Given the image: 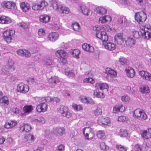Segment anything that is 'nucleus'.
<instances>
[{"label": "nucleus", "instance_id": "f257e3e1", "mask_svg": "<svg viewBox=\"0 0 151 151\" xmlns=\"http://www.w3.org/2000/svg\"><path fill=\"white\" fill-rule=\"evenodd\" d=\"M15 69V68L14 65V62L12 60H8L6 65L2 69V74L8 76Z\"/></svg>", "mask_w": 151, "mask_h": 151}, {"label": "nucleus", "instance_id": "f03ea898", "mask_svg": "<svg viewBox=\"0 0 151 151\" xmlns=\"http://www.w3.org/2000/svg\"><path fill=\"white\" fill-rule=\"evenodd\" d=\"M140 32L142 38L147 40H148L151 37V29L150 25H147L145 27L143 26L140 27Z\"/></svg>", "mask_w": 151, "mask_h": 151}, {"label": "nucleus", "instance_id": "7ed1b4c3", "mask_svg": "<svg viewBox=\"0 0 151 151\" xmlns=\"http://www.w3.org/2000/svg\"><path fill=\"white\" fill-rule=\"evenodd\" d=\"M55 54L57 57L60 58V62L63 64L65 65L67 63L68 54L65 51L63 50H58Z\"/></svg>", "mask_w": 151, "mask_h": 151}, {"label": "nucleus", "instance_id": "20e7f679", "mask_svg": "<svg viewBox=\"0 0 151 151\" xmlns=\"http://www.w3.org/2000/svg\"><path fill=\"white\" fill-rule=\"evenodd\" d=\"M48 5V3L44 0H40L39 3H34L32 4V8L35 11L40 12L43 10Z\"/></svg>", "mask_w": 151, "mask_h": 151}, {"label": "nucleus", "instance_id": "39448f33", "mask_svg": "<svg viewBox=\"0 0 151 151\" xmlns=\"http://www.w3.org/2000/svg\"><path fill=\"white\" fill-rule=\"evenodd\" d=\"M133 116L141 120H145L147 118V115L144 111L139 109H137L134 111Z\"/></svg>", "mask_w": 151, "mask_h": 151}, {"label": "nucleus", "instance_id": "423d86ee", "mask_svg": "<svg viewBox=\"0 0 151 151\" xmlns=\"http://www.w3.org/2000/svg\"><path fill=\"white\" fill-rule=\"evenodd\" d=\"M83 133L86 139L88 140L92 139L95 136L94 129L89 127L84 128L83 130Z\"/></svg>", "mask_w": 151, "mask_h": 151}, {"label": "nucleus", "instance_id": "0eeeda50", "mask_svg": "<svg viewBox=\"0 0 151 151\" xmlns=\"http://www.w3.org/2000/svg\"><path fill=\"white\" fill-rule=\"evenodd\" d=\"M15 31L13 29H7L3 33L4 39L8 43L11 42L13 35L15 34Z\"/></svg>", "mask_w": 151, "mask_h": 151}, {"label": "nucleus", "instance_id": "6e6552de", "mask_svg": "<svg viewBox=\"0 0 151 151\" xmlns=\"http://www.w3.org/2000/svg\"><path fill=\"white\" fill-rule=\"evenodd\" d=\"M97 32L96 34V37L102 41L103 43L106 42L108 39V36L106 32L104 31L99 30L98 26L96 27Z\"/></svg>", "mask_w": 151, "mask_h": 151}, {"label": "nucleus", "instance_id": "1a4fd4ad", "mask_svg": "<svg viewBox=\"0 0 151 151\" xmlns=\"http://www.w3.org/2000/svg\"><path fill=\"white\" fill-rule=\"evenodd\" d=\"M134 17L137 22L142 24L145 21L147 15L144 12H141L135 13Z\"/></svg>", "mask_w": 151, "mask_h": 151}, {"label": "nucleus", "instance_id": "9d476101", "mask_svg": "<svg viewBox=\"0 0 151 151\" xmlns=\"http://www.w3.org/2000/svg\"><path fill=\"white\" fill-rule=\"evenodd\" d=\"M115 24L118 26L121 27L126 26L128 24V22L126 18L124 16H120L116 20V19L113 20Z\"/></svg>", "mask_w": 151, "mask_h": 151}, {"label": "nucleus", "instance_id": "9b49d317", "mask_svg": "<svg viewBox=\"0 0 151 151\" xmlns=\"http://www.w3.org/2000/svg\"><path fill=\"white\" fill-rule=\"evenodd\" d=\"M97 123L100 125L102 126H109L111 125V121L110 119L107 117H104L103 116L98 118Z\"/></svg>", "mask_w": 151, "mask_h": 151}, {"label": "nucleus", "instance_id": "f8f14e48", "mask_svg": "<svg viewBox=\"0 0 151 151\" xmlns=\"http://www.w3.org/2000/svg\"><path fill=\"white\" fill-rule=\"evenodd\" d=\"M17 90L18 92L26 93L29 91V88L27 84L23 83H20L17 85Z\"/></svg>", "mask_w": 151, "mask_h": 151}, {"label": "nucleus", "instance_id": "ddd939ff", "mask_svg": "<svg viewBox=\"0 0 151 151\" xmlns=\"http://www.w3.org/2000/svg\"><path fill=\"white\" fill-rule=\"evenodd\" d=\"M126 108L122 104L119 103L115 105L113 107V113L116 114L119 112L124 111Z\"/></svg>", "mask_w": 151, "mask_h": 151}, {"label": "nucleus", "instance_id": "4468645a", "mask_svg": "<svg viewBox=\"0 0 151 151\" xmlns=\"http://www.w3.org/2000/svg\"><path fill=\"white\" fill-rule=\"evenodd\" d=\"M1 5L4 8L13 9L15 8L16 6V3L12 1H4L1 3Z\"/></svg>", "mask_w": 151, "mask_h": 151}, {"label": "nucleus", "instance_id": "2eb2a0df", "mask_svg": "<svg viewBox=\"0 0 151 151\" xmlns=\"http://www.w3.org/2000/svg\"><path fill=\"white\" fill-rule=\"evenodd\" d=\"M123 34L119 33L117 34L114 37V42L118 45H122L124 43V39L123 37Z\"/></svg>", "mask_w": 151, "mask_h": 151}, {"label": "nucleus", "instance_id": "dca6fc26", "mask_svg": "<svg viewBox=\"0 0 151 151\" xmlns=\"http://www.w3.org/2000/svg\"><path fill=\"white\" fill-rule=\"evenodd\" d=\"M47 104L44 102L38 104L36 107V109L39 112H44L47 110Z\"/></svg>", "mask_w": 151, "mask_h": 151}, {"label": "nucleus", "instance_id": "f3484780", "mask_svg": "<svg viewBox=\"0 0 151 151\" xmlns=\"http://www.w3.org/2000/svg\"><path fill=\"white\" fill-rule=\"evenodd\" d=\"M102 45L105 49L109 51H113L116 48V45L111 42H104Z\"/></svg>", "mask_w": 151, "mask_h": 151}, {"label": "nucleus", "instance_id": "a211bd4d", "mask_svg": "<svg viewBox=\"0 0 151 151\" xmlns=\"http://www.w3.org/2000/svg\"><path fill=\"white\" fill-rule=\"evenodd\" d=\"M59 37V35L58 33L53 32L49 34L47 39L51 42H54L58 39Z\"/></svg>", "mask_w": 151, "mask_h": 151}, {"label": "nucleus", "instance_id": "6ab92c4d", "mask_svg": "<svg viewBox=\"0 0 151 151\" xmlns=\"http://www.w3.org/2000/svg\"><path fill=\"white\" fill-rule=\"evenodd\" d=\"M139 75L143 79L151 81V74L147 71H141L139 72Z\"/></svg>", "mask_w": 151, "mask_h": 151}, {"label": "nucleus", "instance_id": "aec40b11", "mask_svg": "<svg viewBox=\"0 0 151 151\" xmlns=\"http://www.w3.org/2000/svg\"><path fill=\"white\" fill-rule=\"evenodd\" d=\"M79 99L81 101L84 103L89 104L92 105L95 104L94 101L91 99L85 96H81L79 97Z\"/></svg>", "mask_w": 151, "mask_h": 151}, {"label": "nucleus", "instance_id": "412c9836", "mask_svg": "<svg viewBox=\"0 0 151 151\" xmlns=\"http://www.w3.org/2000/svg\"><path fill=\"white\" fill-rule=\"evenodd\" d=\"M142 137L144 139H148L151 138V129L148 128L143 131L141 133Z\"/></svg>", "mask_w": 151, "mask_h": 151}, {"label": "nucleus", "instance_id": "4be33fe9", "mask_svg": "<svg viewBox=\"0 0 151 151\" xmlns=\"http://www.w3.org/2000/svg\"><path fill=\"white\" fill-rule=\"evenodd\" d=\"M31 127L29 124H23L20 127V131L21 132H29L31 129Z\"/></svg>", "mask_w": 151, "mask_h": 151}, {"label": "nucleus", "instance_id": "5701e85b", "mask_svg": "<svg viewBox=\"0 0 151 151\" xmlns=\"http://www.w3.org/2000/svg\"><path fill=\"white\" fill-rule=\"evenodd\" d=\"M112 20L111 17L109 15L103 16L100 17L99 19V22L102 24L110 22Z\"/></svg>", "mask_w": 151, "mask_h": 151}, {"label": "nucleus", "instance_id": "b1692460", "mask_svg": "<svg viewBox=\"0 0 151 151\" xmlns=\"http://www.w3.org/2000/svg\"><path fill=\"white\" fill-rule=\"evenodd\" d=\"M17 122L15 120H9L6 122L4 125L6 128L11 129L17 124Z\"/></svg>", "mask_w": 151, "mask_h": 151}, {"label": "nucleus", "instance_id": "393cba45", "mask_svg": "<svg viewBox=\"0 0 151 151\" xmlns=\"http://www.w3.org/2000/svg\"><path fill=\"white\" fill-rule=\"evenodd\" d=\"M52 132L55 135L61 136L65 133V129L61 127H55L53 129Z\"/></svg>", "mask_w": 151, "mask_h": 151}, {"label": "nucleus", "instance_id": "a878e982", "mask_svg": "<svg viewBox=\"0 0 151 151\" xmlns=\"http://www.w3.org/2000/svg\"><path fill=\"white\" fill-rule=\"evenodd\" d=\"M116 133L117 135H119L121 137H126L129 135L127 131L123 129H117Z\"/></svg>", "mask_w": 151, "mask_h": 151}, {"label": "nucleus", "instance_id": "bb28decb", "mask_svg": "<svg viewBox=\"0 0 151 151\" xmlns=\"http://www.w3.org/2000/svg\"><path fill=\"white\" fill-rule=\"evenodd\" d=\"M20 7L22 11L24 12H26L30 9L29 4L27 3L23 2L20 3Z\"/></svg>", "mask_w": 151, "mask_h": 151}, {"label": "nucleus", "instance_id": "cd10ccee", "mask_svg": "<svg viewBox=\"0 0 151 151\" xmlns=\"http://www.w3.org/2000/svg\"><path fill=\"white\" fill-rule=\"evenodd\" d=\"M79 11L83 15L86 16L88 15L89 10L88 7L84 5H80L78 8Z\"/></svg>", "mask_w": 151, "mask_h": 151}, {"label": "nucleus", "instance_id": "c85d7f7f", "mask_svg": "<svg viewBox=\"0 0 151 151\" xmlns=\"http://www.w3.org/2000/svg\"><path fill=\"white\" fill-rule=\"evenodd\" d=\"M82 47L83 49L87 52L92 53L94 51L93 47L91 46L90 45L86 43H85L83 44Z\"/></svg>", "mask_w": 151, "mask_h": 151}, {"label": "nucleus", "instance_id": "c756f323", "mask_svg": "<svg viewBox=\"0 0 151 151\" xmlns=\"http://www.w3.org/2000/svg\"><path fill=\"white\" fill-rule=\"evenodd\" d=\"M127 75L129 78H133L135 74L134 70L131 67L127 68L125 69Z\"/></svg>", "mask_w": 151, "mask_h": 151}, {"label": "nucleus", "instance_id": "7c9ffc66", "mask_svg": "<svg viewBox=\"0 0 151 151\" xmlns=\"http://www.w3.org/2000/svg\"><path fill=\"white\" fill-rule=\"evenodd\" d=\"M95 87L97 89L102 90L108 89L109 88V86L106 83L99 82L96 83Z\"/></svg>", "mask_w": 151, "mask_h": 151}, {"label": "nucleus", "instance_id": "2f4dec72", "mask_svg": "<svg viewBox=\"0 0 151 151\" xmlns=\"http://www.w3.org/2000/svg\"><path fill=\"white\" fill-rule=\"evenodd\" d=\"M11 22V19L8 17L2 16L0 17V23L1 24H8Z\"/></svg>", "mask_w": 151, "mask_h": 151}, {"label": "nucleus", "instance_id": "473e14b6", "mask_svg": "<svg viewBox=\"0 0 151 151\" xmlns=\"http://www.w3.org/2000/svg\"><path fill=\"white\" fill-rule=\"evenodd\" d=\"M125 41L126 45L129 47L133 46L135 43V40L130 37H128Z\"/></svg>", "mask_w": 151, "mask_h": 151}, {"label": "nucleus", "instance_id": "72a5a7b5", "mask_svg": "<svg viewBox=\"0 0 151 151\" xmlns=\"http://www.w3.org/2000/svg\"><path fill=\"white\" fill-rule=\"evenodd\" d=\"M25 140L27 143H30L34 142L36 139L35 137L31 134H29L25 136Z\"/></svg>", "mask_w": 151, "mask_h": 151}, {"label": "nucleus", "instance_id": "f704fd0d", "mask_svg": "<svg viewBox=\"0 0 151 151\" xmlns=\"http://www.w3.org/2000/svg\"><path fill=\"white\" fill-rule=\"evenodd\" d=\"M61 14H68L70 12L69 9L63 5L60 6V9L58 11Z\"/></svg>", "mask_w": 151, "mask_h": 151}, {"label": "nucleus", "instance_id": "c9c22d12", "mask_svg": "<svg viewBox=\"0 0 151 151\" xmlns=\"http://www.w3.org/2000/svg\"><path fill=\"white\" fill-rule=\"evenodd\" d=\"M106 72L107 74L109 75L111 78L116 77L117 74L116 71L110 68H107L106 70Z\"/></svg>", "mask_w": 151, "mask_h": 151}, {"label": "nucleus", "instance_id": "e433bc0d", "mask_svg": "<svg viewBox=\"0 0 151 151\" xmlns=\"http://www.w3.org/2000/svg\"><path fill=\"white\" fill-rule=\"evenodd\" d=\"M96 12L97 13L101 15H104L106 13L107 10L103 6H98L96 8Z\"/></svg>", "mask_w": 151, "mask_h": 151}, {"label": "nucleus", "instance_id": "4c0bfd02", "mask_svg": "<svg viewBox=\"0 0 151 151\" xmlns=\"http://www.w3.org/2000/svg\"><path fill=\"white\" fill-rule=\"evenodd\" d=\"M60 81V79L57 76H52L49 79V81L52 84H55L59 82Z\"/></svg>", "mask_w": 151, "mask_h": 151}, {"label": "nucleus", "instance_id": "58836bf2", "mask_svg": "<svg viewBox=\"0 0 151 151\" xmlns=\"http://www.w3.org/2000/svg\"><path fill=\"white\" fill-rule=\"evenodd\" d=\"M9 104V100L6 96H4L0 99V104L2 106L8 105Z\"/></svg>", "mask_w": 151, "mask_h": 151}, {"label": "nucleus", "instance_id": "ea45409f", "mask_svg": "<svg viewBox=\"0 0 151 151\" xmlns=\"http://www.w3.org/2000/svg\"><path fill=\"white\" fill-rule=\"evenodd\" d=\"M50 17L47 15H41L40 17V22L46 23L49 21Z\"/></svg>", "mask_w": 151, "mask_h": 151}, {"label": "nucleus", "instance_id": "a19ab883", "mask_svg": "<svg viewBox=\"0 0 151 151\" xmlns=\"http://www.w3.org/2000/svg\"><path fill=\"white\" fill-rule=\"evenodd\" d=\"M93 95L96 97L101 99L104 98L105 97L104 93L98 90L94 91Z\"/></svg>", "mask_w": 151, "mask_h": 151}, {"label": "nucleus", "instance_id": "79ce46f5", "mask_svg": "<svg viewBox=\"0 0 151 151\" xmlns=\"http://www.w3.org/2000/svg\"><path fill=\"white\" fill-rule=\"evenodd\" d=\"M80 51L78 49L71 50H70V52L71 53L73 57L76 58H79V54Z\"/></svg>", "mask_w": 151, "mask_h": 151}, {"label": "nucleus", "instance_id": "37998d69", "mask_svg": "<svg viewBox=\"0 0 151 151\" xmlns=\"http://www.w3.org/2000/svg\"><path fill=\"white\" fill-rule=\"evenodd\" d=\"M33 108L31 105H27L24 106L23 107L24 112L27 114L31 112L33 110Z\"/></svg>", "mask_w": 151, "mask_h": 151}, {"label": "nucleus", "instance_id": "c03bdc74", "mask_svg": "<svg viewBox=\"0 0 151 151\" xmlns=\"http://www.w3.org/2000/svg\"><path fill=\"white\" fill-rule=\"evenodd\" d=\"M139 91L143 93H147L150 92V90L147 86L143 85L140 88Z\"/></svg>", "mask_w": 151, "mask_h": 151}, {"label": "nucleus", "instance_id": "a18cd8bd", "mask_svg": "<svg viewBox=\"0 0 151 151\" xmlns=\"http://www.w3.org/2000/svg\"><path fill=\"white\" fill-rule=\"evenodd\" d=\"M68 108L66 106H60L58 109V111L63 116L65 113L68 111Z\"/></svg>", "mask_w": 151, "mask_h": 151}, {"label": "nucleus", "instance_id": "49530a36", "mask_svg": "<svg viewBox=\"0 0 151 151\" xmlns=\"http://www.w3.org/2000/svg\"><path fill=\"white\" fill-rule=\"evenodd\" d=\"M96 135L97 137L100 139H103L105 138V133L103 130H99L97 131Z\"/></svg>", "mask_w": 151, "mask_h": 151}, {"label": "nucleus", "instance_id": "de8ad7c7", "mask_svg": "<svg viewBox=\"0 0 151 151\" xmlns=\"http://www.w3.org/2000/svg\"><path fill=\"white\" fill-rule=\"evenodd\" d=\"M51 4L54 9L58 12L60 9V6L59 5L58 2L56 0H54L52 1Z\"/></svg>", "mask_w": 151, "mask_h": 151}, {"label": "nucleus", "instance_id": "09e8293b", "mask_svg": "<svg viewBox=\"0 0 151 151\" xmlns=\"http://www.w3.org/2000/svg\"><path fill=\"white\" fill-rule=\"evenodd\" d=\"M65 73L66 76L69 77L73 78L75 76L74 71L72 70L68 71H66L65 70Z\"/></svg>", "mask_w": 151, "mask_h": 151}, {"label": "nucleus", "instance_id": "8fccbe9b", "mask_svg": "<svg viewBox=\"0 0 151 151\" xmlns=\"http://www.w3.org/2000/svg\"><path fill=\"white\" fill-rule=\"evenodd\" d=\"M93 113L96 116L101 115L102 113V109L98 107L93 111Z\"/></svg>", "mask_w": 151, "mask_h": 151}, {"label": "nucleus", "instance_id": "3c124183", "mask_svg": "<svg viewBox=\"0 0 151 151\" xmlns=\"http://www.w3.org/2000/svg\"><path fill=\"white\" fill-rule=\"evenodd\" d=\"M72 107L74 110L76 111H80L83 109L82 106L80 104L77 105L75 104H73Z\"/></svg>", "mask_w": 151, "mask_h": 151}, {"label": "nucleus", "instance_id": "603ef678", "mask_svg": "<svg viewBox=\"0 0 151 151\" xmlns=\"http://www.w3.org/2000/svg\"><path fill=\"white\" fill-rule=\"evenodd\" d=\"M38 34L40 37H44L46 35L45 30L42 28L39 29L38 32Z\"/></svg>", "mask_w": 151, "mask_h": 151}, {"label": "nucleus", "instance_id": "864d4df0", "mask_svg": "<svg viewBox=\"0 0 151 151\" xmlns=\"http://www.w3.org/2000/svg\"><path fill=\"white\" fill-rule=\"evenodd\" d=\"M132 36L136 38H139V36H141V33L139 32H138L135 30H133L132 31Z\"/></svg>", "mask_w": 151, "mask_h": 151}, {"label": "nucleus", "instance_id": "5fc2aeb1", "mask_svg": "<svg viewBox=\"0 0 151 151\" xmlns=\"http://www.w3.org/2000/svg\"><path fill=\"white\" fill-rule=\"evenodd\" d=\"M123 89L129 93H133L134 92V90L132 88L129 86H125L123 87Z\"/></svg>", "mask_w": 151, "mask_h": 151}, {"label": "nucleus", "instance_id": "6e6d98bb", "mask_svg": "<svg viewBox=\"0 0 151 151\" xmlns=\"http://www.w3.org/2000/svg\"><path fill=\"white\" fill-rule=\"evenodd\" d=\"M83 82L84 83H90L91 84H93L95 82V81L92 78L89 77L84 79Z\"/></svg>", "mask_w": 151, "mask_h": 151}, {"label": "nucleus", "instance_id": "4d7b16f0", "mask_svg": "<svg viewBox=\"0 0 151 151\" xmlns=\"http://www.w3.org/2000/svg\"><path fill=\"white\" fill-rule=\"evenodd\" d=\"M116 148L120 151H127L128 147L120 145H117Z\"/></svg>", "mask_w": 151, "mask_h": 151}, {"label": "nucleus", "instance_id": "13d9d810", "mask_svg": "<svg viewBox=\"0 0 151 151\" xmlns=\"http://www.w3.org/2000/svg\"><path fill=\"white\" fill-rule=\"evenodd\" d=\"M130 100V97L127 95H124L122 96L121 97V100L123 102H129Z\"/></svg>", "mask_w": 151, "mask_h": 151}, {"label": "nucleus", "instance_id": "bf43d9fd", "mask_svg": "<svg viewBox=\"0 0 151 151\" xmlns=\"http://www.w3.org/2000/svg\"><path fill=\"white\" fill-rule=\"evenodd\" d=\"M72 27L74 30L76 31H79L80 30V26L78 23L75 22L72 24Z\"/></svg>", "mask_w": 151, "mask_h": 151}, {"label": "nucleus", "instance_id": "052dcab7", "mask_svg": "<svg viewBox=\"0 0 151 151\" xmlns=\"http://www.w3.org/2000/svg\"><path fill=\"white\" fill-rule=\"evenodd\" d=\"M52 98L50 97H43L41 98L40 102H45L52 101Z\"/></svg>", "mask_w": 151, "mask_h": 151}, {"label": "nucleus", "instance_id": "680f3d73", "mask_svg": "<svg viewBox=\"0 0 151 151\" xmlns=\"http://www.w3.org/2000/svg\"><path fill=\"white\" fill-rule=\"evenodd\" d=\"M100 147L101 149L104 151L107 150L109 149V147L103 142L101 143L100 145Z\"/></svg>", "mask_w": 151, "mask_h": 151}, {"label": "nucleus", "instance_id": "e2e57ef3", "mask_svg": "<svg viewBox=\"0 0 151 151\" xmlns=\"http://www.w3.org/2000/svg\"><path fill=\"white\" fill-rule=\"evenodd\" d=\"M127 60L126 58L124 57H120L119 59V62L122 65H125L126 63Z\"/></svg>", "mask_w": 151, "mask_h": 151}, {"label": "nucleus", "instance_id": "0e129e2a", "mask_svg": "<svg viewBox=\"0 0 151 151\" xmlns=\"http://www.w3.org/2000/svg\"><path fill=\"white\" fill-rule=\"evenodd\" d=\"M43 63L46 65H50L52 64V61L50 59H45L43 61Z\"/></svg>", "mask_w": 151, "mask_h": 151}, {"label": "nucleus", "instance_id": "69168bd1", "mask_svg": "<svg viewBox=\"0 0 151 151\" xmlns=\"http://www.w3.org/2000/svg\"><path fill=\"white\" fill-rule=\"evenodd\" d=\"M18 25L24 29H26L28 27V25L27 24L24 22L19 23L18 24Z\"/></svg>", "mask_w": 151, "mask_h": 151}, {"label": "nucleus", "instance_id": "338daca9", "mask_svg": "<svg viewBox=\"0 0 151 151\" xmlns=\"http://www.w3.org/2000/svg\"><path fill=\"white\" fill-rule=\"evenodd\" d=\"M126 119V117L124 116H119L118 117L117 120L121 122H124Z\"/></svg>", "mask_w": 151, "mask_h": 151}, {"label": "nucleus", "instance_id": "774afa93", "mask_svg": "<svg viewBox=\"0 0 151 151\" xmlns=\"http://www.w3.org/2000/svg\"><path fill=\"white\" fill-rule=\"evenodd\" d=\"M38 119L39 125L44 124L45 122V119L42 117L41 116L39 117H38Z\"/></svg>", "mask_w": 151, "mask_h": 151}]
</instances>
